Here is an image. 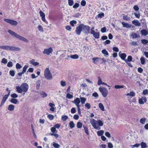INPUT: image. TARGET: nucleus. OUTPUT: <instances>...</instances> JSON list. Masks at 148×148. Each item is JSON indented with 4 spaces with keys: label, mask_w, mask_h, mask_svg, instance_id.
<instances>
[{
    "label": "nucleus",
    "mask_w": 148,
    "mask_h": 148,
    "mask_svg": "<svg viewBox=\"0 0 148 148\" xmlns=\"http://www.w3.org/2000/svg\"><path fill=\"white\" fill-rule=\"evenodd\" d=\"M53 50L52 49L51 47H50L49 48L45 49L43 51V53L44 54H46L47 55H49L53 52Z\"/></svg>",
    "instance_id": "obj_9"
},
{
    "label": "nucleus",
    "mask_w": 148,
    "mask_h": 148,
    "mask_svg": "<svg viewBox=\"0 0 148 148\" xmlns=\"http://www.w3.org/2000/svg\"><path fill=\"white\" fill-rule=\"evenodd\" d=\"M99 90L104 97H106L108 94V92L106 88L100 87L99 88Z\"/></svg>",
    "instance_id": "obj_7"
},
{
    "label": "nucleus",
    "mask_w": 148,
    "mask_h": 148,
    "mask_svg": "<svg viewBox=\"0 0 148 148\" xmlns=\"http://www.w3.org/2000/svg\"><path fill=\"white\" fill-rule=\"evenodd\" d=\"M140 60L141 64H145V60L144 58L142 57L140 58Z\"/></svg>",
    "instance_id": "obj_36"
},
{
    "label": "nucleus",
    "mask_w": 148,
    "mask_h": 148,
    "mask_svg": "<svg viewBox=\"0 0 148 148\" xmlns=\"http://www.w3.org/2000/svg\"><path fill=\"white\" fill-rule=\"evenodd\" d=\"M85 106L88 109H89L90 108V105L88 103H86L85 105Z\"/></svg>",
    "instance_id": "obj_64"
},
{
    "label": "nucleus",
    "mask_w": 148,
    "mask_h": 148,
    "mask_svg": "<svg viewBox=\"0 0 148 148\" xmlns=\"http://www.w3.org/2000/svg\"><path fill=\"white\" fill-rule=\"evenodd\" d=\"M0 49L6 50L20 51L21 49L19 48L9 45H0Z\"/></svg>",
    "instance_id": "obj_5"
},
{
    "label": "nucleus",
    "mask_w": 148,
    "mask_h": 148,
    "mask_svg": "<svg viewBox=\"0 0 148 148\" xmlns=\"http://www.w3.org/2000/svg\"><path fill=\"white\" fill-rule=\"evenodd\" d=\"M80 101L81 102V103L82 104H84L85 103V102L86 100V99L84 97H81L80 98Z\"/></svg>",
    "instance_id": "obj_27"
},
{
    "label": "nucleus",
    "mask_w": 148,
    "mask_h": 148,
    "mask_svg": "<svg viewBox=\"0 0 148 148\" xmlns=\"http://www.w3.org/2000/svg\"><path fill=\"white\" fill-rule=\"evenodd\" d=\"M93 36L95 38H99V33L96 32L93 35Z\"/></svg>",
    "instance_id": "obj_26"
},
{
    "label": "nucleus",
    "mask_w": 148,
    "mask_h": 148,
    "mask_svg": "<svg viewBox=\"0 0 148 148\" xmlns=\"http://www.w3.org/2000/svg\"><path fill=\"white\" fill-rule=\"evenodd\" d=\"M4 21L7 23H9L12 25L16 26L18 24L17 22L12 19L4 18Z\"/></svg>",
    "instance_id": "obj_8"
},
{
    "label": "nucleus",
    "mask_w": 148,
    "mask_h": 148,
    "mask_svg": "<svg viewBox=\"0 0 148 148\" xmlns=\"http://www.w3.org/2000/svg\"><path fill=\"white\" fill-rule=\"evenodd\" d=\"M134 14L136 18H139L140 16V14L139 13L136 12L134 13Z\"/></svg>",
    "instance_id": "obj_54"
},
{
    "label": "nucleus",
    "mask_w": 148,
    "mask_h": 148,
    "mask_svg": "<svg viewBox=\"0 0 148 148\" xmlns=\"http://www.w3.org/2000/svg\"><path fill=\"white\" fill-rule=\"evenodd\" d=\"M146 119V118L145 117L142 118L140 119V122L141 123L144 124L145 123Z\"/></svg>",
    "instance_id": "obj_31"
},
{
    "label": "nucleus",
    "mask_w": 148,
    "mask_h": 148,
    "mask_svg": "<svg viewBox=\"0 0 148 148\" xmlns=\"http://www.w3.org/2000/svg\"><path fill=\"white\" fill-rule=\"evenodd\" d=\"M122 24L123 27H125L127 28H130V26L127 23H126L123 22H122Z\"/></svg>",
    "instance_id": "obj_24"
},
{
    "label": "nucleus",
    "mask_w": 148,
    "mask_h": 148,
    "mask_svg": "<svg viewBox=\"0 0 148 148\" xmlns=\"http://www.w3.org/2000/svg\"><path fill=\"white\" fill-rule=\"evenodd\" d=\"M99 107L100 109L102 111H104L105 110L104 106L101 103H99Z\"/></svg>",
    "instance_id": "obj_21"
},
{
    "label": "nucleus",
    "mask_w": 148,
    "mask_h": 148,
    "mask_svg": "<svg viewBox=\"0 0 148 148\" xmlns=\"http://www.w3.org/2000/svg\"><path fill=\"white\" fill-rule=\"evenodd\" d=\"M72 102L74 103L76 105L77 107L79 106L80 105L79 104L80 102V98L77 97L74 101H72Z\"/></svg>",
    "instance_id": "obj_11"
},
{
    "label": "nucleus",
    "mask_w": 148,
    "mask_h": 148,
    "mask_svg": "<svg viewBox=\"0 0 148 148\" xmlns=\"http://www.w3.org/2000/svg\"><path fill=\"white\" fill-rule=\"evenodd\" d=\"M68 118V116L66 115L62 116V119L63 121H65Z\"/></svg>",
    "instance_id": "obj_43"
},
{
    "label": "nucleus",
    "mask_w": 148,
    "mask_h": 148,
    "mask_svg": "<svg viewBox=\"0 0 148 148\" xmlns=\"http://www.w3.org/2000/svg\"><path fill=\"white\" fill-rule=\"evenodd\" d=\"M11 96L12 98H17L18 97V95L14 93L11 95Z\"/></svg>",
    "instance_id": "obj_51"
},
{
    "label": "nucleus",
    "mask_w": 148,
    "mask_h": 148,
    "mask_svg": "<svg viewBox=\"0 0 148 148\" xmlns=\"http://www.w3.org/2000/svg\"><path fill=\"white\" fill-rule=\"evenodd\" d=\"M10 101L14 104H16L18 103V100L17 99L14 98H12L10 100Z\"/></svg>",
    "instance_id": "obj_19"
},
{
    "label": "nucleus",
    "mask_w": 148,
    "mask_h": 148,
    "mask_svg": "<svg viewBox=\"0 0 148 148\" xmlns=\"http://www.w3.org/2000/svg\"><path fill=\"white\" fill-rule=\"evenodd\" d=\"M9 74L12 76L13 77L15 75V72L14 70H10Z\"/></svg>",
    "instance_id": "obj_46"
},
{
    "label": "nucleus",
    "mask_w": 148,
    "mask_h": 148,
    "mask_svg": "<svg viewBox=\"0 0 148 148\" xmlns=\"http://www.w3.org/2000/svg\"><path fill=\"white\" fill-rule=\"evenodd\" d=\"M38 30L41 32H43V30L42 27L41 25H39L38 27Z\"/></svg>",
    "instance_id": "obj_49"
},
{
    "label": "nucleus",
    "mask_w": 148,
    "mask_h": 148,
    "mask_svg": "<svg viewBox=\"0 0 148 148\" xmlns=\"http://www.w3.org/2000/svg\"><path fill=\"white\" fill-rule=\"evenodd\" d=\"M28 88V85L26 83H23L20 86H16V87L17 92L20 93H21L22 92H24L25 93L27 92Z\"/></svg>",
    "instance_id": "obj_3"
},
{
    "label": "nucleus",
    "mask_w": 148,
    "mask_h": 148,
    "mask_svg": "<svg viewBox=\"0 0 148 148\" xmlns=\"http://www.w3.org/2000/svg\"><path fill=\"white\" fill-rule=\"evenodd\" d=\"M77 23V21L75 20H73L71 21L70 22V24L71 25V26L73 27H74L75 26L74 24H76Z\"/></svg>",
    "instance_id": "obj_35"
},
{
    "label": "nucleus",
    "mask_w": 148,
    "mask_h": 148,
    "mask_svg": "<svg viewBox=\"0 0 148 148\" xmlns=\"http://www.w3.org/2000/svg\"><path fill=\"white\" fill-rule=\"evenodd\" d=\"M130 44L132 45L136 46L138 45V44L137 42L135 41H133L132 42H130Z\"/></svg>",
    "instance_id": "obj_56"
},
{
    "label": "nucleus",
    "mask_w": 148,
    "mask_h": 148,
    "mask_svg": "<svg viewBox=\"0 0 148 148\" xmlns=\"http://www.w3.org/2000/svg\"><path fill=\"white\" fill-rule=\"evenodd\" d=\"M104 133V132L103 130L98 131L97 132V135L99 136H103Z\"/></svg>",
    "instance_id": "obj_28"
},
{
    "label": "nucleus",
    "mask_w": 148,
    "mask_h": 148,
    "mask_svg": "<svg viewBox=\"0 0 148 148\" xmlns=\"http://www.w3.org/2000/svg\"><path fill=\"white\" fill-rule=\"evenodd\" d=\"M8 95H5L3 97L2 101L5 102L7 99L8 98Z\"/></svg>",
    "instance_id": "obj_52"
},
{
    "label": "nucleus",
    "mask_w": 148,
    "mask_h": 148,
    "mask_svg": "<svg viewBox=\"0 0 148 148\" xmlns=\"http://www.w3.org/2000/svg\"><path fill=\"white\" fill-rule=\"evenodd\" d=\"M13 66V64L12 62H9L7 64V66L9 67H11Z\"/></svg>",
    "instance_id": "obj_55"
},
{
    "label": "nucleus",
    "mask_w": 148,
    "mask_h": 148,
    "mask_svg": "<svg viewBox=\"0 0 148 148\" xmlns=\"http://www.w3.org/2000/svg\"><path fill=\"white\" fill-rule=\"evenodd\" d=\"M141 41V43L144 45H146L148 43V41L145 39H142Z\"/></svg>",
    "instance_id": "obj_38"
},
{
    "label": "nucleus",
    "mask_w": 148,
    "mask_h": 148,
    "mask_svg": "<svg viewBox=\"0 0 148 148\" xmlns=\"http://www.w3.org/2000/svg\"><path fill=\"white\" fill-rule=\"evenodd\" d=\"M66 97L69 99H71L73 97V95L69 93H68L66 94Z\"/></svg>",
    "instance_id": "obj_41"
},
{
    "label": "nucleus",
    "mask_w": 148,
    "mask_h": 148,
    "mask_svg": "<svg viewBox=\"0 0 148 148\" xmlns=\"http://www.w3.org/2000/svg\"><path fill=\"white\" fill-rule=\"evenodd\" d=\"M140 145L142 148H145L147 147L146 143L144 142H142L141 143Z\"/></svg>",
    "instance_id": "obj_33"
},
{
    "label": "nucleus",
    "mask_w": 148,
    "mask_h": 148,
    "mask_svg": "<svg viewBox=\"0 0 148 148\" xmlns=\"http://www.w3.org/2000/svg\"><path fill=\"white\" fill-rule=\"evenodd\" d=\"M98 80L97 83L98 85H99L101 84L103 82L101 81V78L100 77H98Z\"/></svg>",
    "instance_id": "obj_40"
},
{
    "label": "nucleus",
    "mask_w": 148,
    "mask_h": 148,
    "mask_svg": "<svg viewBox=\"0 0 148 148\" xmlns=\"http://www.w3.org/2000/svg\"><path fill=\"white\" fill-rule=\"evenodd\" d=\"M31 64L34 66H37L39 64V63L37 62H35L34 59L30 61Z\"/></svg>",
    "instance_id": "obj_23"
},
{
    "label": "nucleus",
    "mask_w": 148,
    "mask_h": 148,
    "mask_svg": "<svg viewBox=\"0 0 148 148\" xmlns=\"http://www.w3.org/2000/svg\"><path fill=\"white\" fill-rule=\"evenodd\" d=\"M1 62L2 63L5 64L7 62V60L5 58H3L2 59Z\"/></svg>",
    "instance_id": "obj_53"
},
{
    "label": "nucleus",
    "mask_w": 148,
    "mask_h": 148,
    "mask_svg": "<svg viewBox=\"0 0 148 148\" xmlns=\"http://www.w3.org/2000/svg\"><path fill=\"white\" fill-rule=\"evenodd\" d=\"M131 36L133 38H139L140 37V36L135 33H132L131 34Z\"/></svg>",
    "instance_id": "obj_16"
},
{
    "label": "nucleus",
    "mask_w": 148,
    "mask_h": 148,
    "mask_svg": "<svg viewBox=\"0 0 148 148\" xmlns=\"http://www.w3.org/2000/svg\"><path fill=\"white\" fill-rule=\"evenodd\" d=\"M16 69H19L22 68V66L18 63H17L16 65Z\"/></svg>",
    "instance_id": "obj_50"
},
{
    "label": "nucleus",
    "mask_w": 148,
    "mask_h": 148,
    "mask_svg": "<svg viewBox=\"0 0 148 148\" xmlns=\"http://www.w3.org/2000/svg\"><path fill=\"white\" fill-rule=\"evenodd\" d=\"M141 33L142 35L146 36L148 34V31L146 29H142L141 31Z\"/></svg>",
    "instance_id": "obj_18"
},
{
    "label": "nucleus",
    "mask_w": 148,
    "mask_h": 148,
    "mask_svg": "<svg viewBox=\"0 0 148 148\" xmlns=\"http://www.w3.org/2000/svg\"><path fill=\"white\" fill-rule=\"evenodd\" d=\"M28 67V66L27 65H25L23 68V71L22 72L24 73L26 72Z\"/></svg>",
    "instance_id": "obj_44"
},
{
    "label": "nucleus",
    "mask_w": 148,
    "mask_h": 148,
    "mask_svg": "<svg viewBox=\"0 0 148 148\" xmlns=\"http://www.w3.org/2000/svg\"><path fill=\"white\" fill-rule=\"evenodd\" d=\"M53 146L55 148H59L60 147V145L58 143H54L53 144Z\"/></svg>",
    "instance_id": "obj_45"
},
{
    "label": "nucleus",
    "mask_w": 148,
    "mask_h": 148,
    "mask_svg": "<svg viewBox=\"0 0 148 148\" xmlns=\"http://www.w3.org/2000/svg\"><path fill=\"white\" fill-rule=\"evenodd\" d=\"M70 128L72 129L75 127V124L73 121H71L69 123Z\"/></svg>",
    "instance_id": "obj_30"
},
{
    "label": "nucleus",
    "mask_w": 148,
    "mask_h": 148,
    "mask_svg": "<svg viewBox=\"0 0 148 148\" xmlns=\"http://www.w3.org/2000/svg\"><path fill=\"white\" fill-rule=\"evenodd\" d=\"M104 16V13L102 12L101 13L99 14H98V16L99 18H102Z\"/></svg>",
    "instance_id": "obj_58"
},
{
    "label": "nucleus",
    "mask_w": 148,
    "mask_h": 148,
    "mask_svg": "<svg viewBox=\"0 0 148 148\" xmlns=\"http://www.w3.org/2000/svg\"><path fill=\"white\" fill-rule=\"evenodd\" d=\"M79 3H75L73 5V8L75 9H77L79 6Z\"/></svg>",
    "instance_id": "obj_48"
},
{
    "label": "nucleus",
    "mask_w": 148,
    "mask_h": 148,
    "mask_svg": "<svg viewBox=\"0 0 148 148\" xmlns=\"http://www.w3.org/2000/svg\"><path fill=\"white\" fill-rule=\"evenodd\" d=\"M67 58H66V59L68 60L70 58L73 59H77L79 58V56L77 54L71 55L70 56H67Z\"/></svg>",
    "instance_id": "obj_13"
},
{
    "label": "nucleus",
    "mask_w": 148,
    "mask_h": 148,
    "mask_svg": "<svg viewBox=\"0 0 148 148\" xmlns=\"http://www.w3.org/2000/svg\"><path fill=\"white\" fill-rule=\"evenodd\" d=\"M132 57L131 56H128L127 57V62H130L132 61Z\"/></svg>",
    "instance_id": "obj_57"
},
{
    "label": "nucleus",
    "mask_w": 148,
    "mask_h": 148,
    "mask_svg": "<svg viewBox=\"0 0 148 148\" xmlns=\"http://www.w3.org/2000/svg\"><path fill=\"white\" fill-rule=\"evenodd\" d=\"M134 9L136 11H137L139 10V8L138 6L137 5H135L134 6Z\"/></svg>",
    "instance_id": "obj_60"
},
{
    "label": "nucleus",
    "mask_w": 148,
    "mask_h": 148,
    "mask_svg": "<svg viewBox=\"0 0 148 148\" xmlns=\"http://www.w3.org/2000/svg\"><path fill=\"white\" fill-rule=\"evenodd\" d=\"M40 84V80L37 81L36 83V89L37 90H39Z\"/></svg>",
    "instance_id": "obj_20"
},
{
    "label": "nucleus",
    "mask_w": 148,
    "mask_h": 148,
    "mask_svg": "<svg viewBox=\"0 0 148 148\" xmlns=\"http://www.w3.org/2000/svg\"><path fill=\"white\" fill-rule=\"evenodd\" d=\"M44 76L48 80H51L53 77L49 68H47L44 71Z\"/></svg>",
    "instance_id": "obj_6"
},
{
    "label": "nucleus",
    "mask_w": 148,
    "mask_h": 148,
    "mask_svg": "<svg viewBox=\"0 0 148 148\" xmlns=\"http://www.w3.org/2000/svg\"><path fill=\"white\" fill-rule=\"evenodd\" d=\"M123 85H116L114 86V88L116 89L121 88H124Z\"/></svg>",
    "instance_id": "obj_37"
},
{
    "label": "nucleus",
    "mask_w": 148,
    "mask_h": 148,
    "mask_svg": "<svg viewBox=\"0 0 148 148\" xmlns=\"http://www.w3.org/2000/svg\"><path fill=\"white\" fill-rule=\"evenodd\" d=\"M90 27L88 25L82 23L76 27L75 32L78 35L80 34L82 31L85 34H88L90 33Z\"/></svg>",
    "instance_id": "obj_1"
},
{
    "label": "nucleus",
    "mask_w": 148,
    "mask_h": 148,
    "mask_svg": "<svg viewBox=\"0 0 148 148\" xmlns=\"http://www.w3.org/2000/svg\"><path fill=\"white\" fill-rule=\"evenodd\" d=\"M132 24L137 26H140L141 25L140 23L137 20H134L132 21Z\"/></svg>",
    "instance_id": "obj_14"
},
{
    "label": "nucleus",
    "mask_w": 148,
    "mask_h": 148,
    "mask_svg": "<svg viewBox=\"0 0 148 148\" xmlns=\"http://www.w3.org/2000/svg\"><path fill=\"white\" fill-rule=\"evenodd\" d=\"M90 122L94 128L98 130H100L101 128L99 126H102L103 124V121L100 120L97 121L94 119H90Z\"/></svg>",
    "instance_id": "obj_2"
},
{
    "label": "nucleus",
    "mask_w": 148,
    "mask_h": 148,
    "mask_svg": "<svg viewBox=\"0 0 148 148\" xmlns=\"http://www.w3.org/2000/svg\"><path fill=\"white\" fill-rule=\"evenodd\" d=\"M40 95L42 96V97L43 98H44L45 97H46L47 96V94L44 91H42L40 92Z\"/></svg>",
    "instance_id": "obj_29"
},
{
    "label": "nucleus",
    "mask_w": 148,
    "mask_h": 148,
    "mask_svg": "<svg viewBox=\"0 0 148 148\" xmlns=\"http://www.w3.org/2000/svg\"><path fill=\"white\" fill-rule=\"evenodd\" d=\"M108 147L109 148H112L113 147V145L111 143L109 142L108 143Z\"/></svg>",
    "instance_id": "obj_59"
},
{
    "label": "nucleus",
    "mask_w": 148,
    "mask_h": 148,
    "mask_svg": "<svg viewBox=\"0 0 148 148\" xmlns=\"http://www.w3.org/2000/svg\"><path fill=\"white\" fill-rule=\"evenodd\" d=\"M147 101V98L145 96H142L141 98H139L138 99L139 103L140 104H143L145 102Z\"/></svg>",
    "instance_id": "obj_10"
},
{
    "label": "nucleus",
    "mask_w": 148,
    "mask_h": 148,
    "mask_svg": "<svg viewBox=\"0 0 148 148\" xmlns=\"http://www.w3.org/2000/svg\"><path fill=\"white\" fill-rule=\"evenodd\" d=\"M14 106L12 104H10L9 105L8 108V110L10 111H13L14 110Z\"/></svg>",
    "instance_id": "obj_15"
},
{
    "label": "nucleus",
    "mask_w": 148,
    "mask_h": 148,
    "mask_svg": "<svg viewBox=\"0 0 148 148\" xmlns=\"http://www.w3.org/2000/svg\"><path fill=\"white\" fill-rule=\"evenodd\" d=\"M126 95L127 96H130L131 97H133L135 96V93L133 91H131L129 93L127 94Z\"/></svg>",
    "instance_id": "obj_25"
},
{
    "label": "nucleus",
    "mask_w": 148,
    "mask_h": 148,
    "mask_svg": "<svg viewBox=\"0 0 148 148\" xmlns=\"http://www.w3.org/2000/svg\"><path fill=\"white\" fill-rule=\"evenodd\" d=\"M39 14H40V16L42 17L45 16V13L42 11L41 10H40L39 12Z\"/></svg>",
    "instance_id": "obj_61"
},
{
    "label": "nucleus",
    "mask_w": 148,
    "mask_h": 148,
    "mask_svg": "<svg viewBox=\"0 0 148 148\" xmlns=\"http://www.w3.org/2000/svg\"><path fill=\"white\" fill-rule=\"evenodd\" d=\"M100 59L98 57L94 58H92V60L93 61V62L94 64H96L99 61V60Z\"/></svg>",
    "instance_id": "obj_22"
},
{
    "label": "nucleus",
    "mask_w": 148,
    "mask_h": 148,
    "mask_svg": "<svg viewBox=\"0 0 148 148\" xmlns=\"http://www.w3.org/2000/svg\"><path fill=\"white\" fill-rule=\"evenodd\" d=\"M76 110L75 108H72L71 109V112L72 114L75 113L76 112Z\"/></svg>",
    "instance_id": "obj_62"
},
{
    "label": "nucleus",
    "mask_w": 148,
    "mask_h": 148,
    "mask_svg": "<svg viewBox=\"0 0 148 148\" xmlns=\"http://www.w3.org/2000/svg\"><path fill=\"white\" fill-rule=\"evenodd\" d=\"M81 5L83 6H85L86 4V1L84 0H82L81 2Z\"/></svg>",
    "instance_id": "obj_47"
},
{
    "label": "nucleus",
    "mask_w": 148,
    "mask_h": 148,
    "mask_svg": "<svg viewBox=\"0 0 148 148\" xmlns=\"http://www.w3.org/2000/svg\"><path fill=\"white\" fill-rule=\"evenodd\" d=\"M102 52L105 55V56H108L109 55L108 51L105 49L103 50Z\"/></svg>",
    "instance_id": "obj_34"
},
{
    "label": "nucleus",
    "mask_w": 148,
    "mask_h": 148,
    "mask_svg": "<svg viewBox=\"0 0 148 148\" xmlns=\"http://www.w3.org/2000/svg\"><path fill=\"white\" fill-rule=\"evenodd\" d=\"M105 135L108 138H110L111 137V135L108 132H106L105 133Z\"/></svg>",
    "instance_id": "obj_63"
},
{
    "label": "nucleus",
    "mask_w": 148,
    "mask_h": 148,
    "mask_svg": "<svg viewBox=\"0 0 148 148\" xmlns=\"http://www.w3.org/2000/svg\"><path fill=\"white\" fill-rule=\"evenodd\" d=\"M47 117L51 120H53L54 119V116L52 114H49L47 116Z\"/></svg>",
    "instance_id": "obj_39"
},
{
    "label": "nucleus",
    "mask_w": 148,
    "mask_h": 148,
    "mask_svg": "<svg viewBox=\"0 0 148 148\" xmlns=\"http://www.w3.org/2000/svg\"><path fill=\"white\" fill-rule=\"evenodd\" d=\"M83 125L82 123L80 122H78L77 124V126L78 128H81Z\"/></svg>",
    "instance_id": "obj_32"
},
{
    "label": "nucleus",
    "mask_w": 148,
    "mask_h": 148,
    "mask_svg": "<svg viewBox=\"0 0 148 148\" xmlns=\"http://www.w3.org/2000/svg\"><path fill=\"white\" fill-rule=\"evenodd\" d=\"M8 32L11 36L21 40L23 41L26 42H29V40L25 38L20 36L16 33L10 29L8 30Z\"/></svg>",
    "instance_id": "obj_4"
},
{
    "label": "nucleus",
    "mask_w": 148,
    "mask_h": 148,
    "mask_svg": "<svg viewBox=\"0 0 148 148\" xmlns=\"http://www.w3.org/2000/svg\"><path fill=\"white\" fill-rule=\"evenodd\" d=\"M83 127L84 128V130L85 133L87 135H88L89 134L88 127L84 125H83Z\"/></svg>",
    "instance_id": "obj_17"
},
{
    "label": "nucleus",
    "mask_w": 148,
    "mask_h": 148,
    "mask_svg": "<svg viewBox=\"0 0 148 148\" xmlns=\"http://www.w3.org/2000/svg\"><path fill=\"white\" fill-rule=\"evenodd\" d=\"M119 56L122 60H124L126 62H127V60L125 59V58L126 57V55L125 53H121L120 52L119 53Z\"/></svg>",
    "instance_id": "obj_12"
},
{
    "label": "nucleus",
    "mask_w": 148,
    "mask_h": 148,
    "mask_svg": "<svg viewBox=\"0 0 148 148\" xmlns=\"http://www.w3.org/2000/svg\"><path fill=\"white\" fill-rule=\"evenodd\" d=\"M68 4L69 6H71L73 5L74 4L73 0H68Z\"/></svg>",
    "instance_id": "obj_42"
}]
</instances>
